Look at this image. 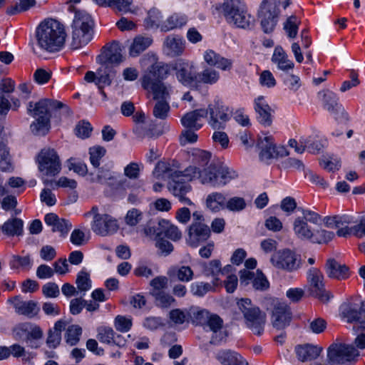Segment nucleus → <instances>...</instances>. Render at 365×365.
Instances as JSON below:
<instances>
[{"label": "nucleus", "instance_id": "c756f323", "mask_svg": "<svg viewBox=\"0 0 365 365\" xmlns=\"http://www.w3.org/2000/svg\"><path fill=\"white\" fill-rule=\"evenodd\" d=\"M322 349L312 344L298 345L295 352L298 359L301 361H312L317 359L321 354Z\"/></svg>", "mask_w": 365, "mask_h": 365}, {"label": "nucleus", "instance_id": "ddd939ff", "mask_svg": "<svg viewBox=\"0 0 365 365\" xmlns=\"http://www.w3.org/2000/svg\"><path fill=\"white\" fill-rule=\"evenodd\" d=\"M172 71L173 62L170 63L157 62L153 64L149 71L143 76L141 83L146 85L145 86H150V84H148L150 83L162 82V80L165 79Z\"/></svg>", "mask_w": 365, "mask_h": 365}, {"label": "nucleus", "instance_id": "0e129e2a", "mask_svg": "<svg viewBox=\"0 0 365 365\" xmlns=\"http://www.w3.org/2000/svg\"><path fill=\"white\" fill-rule=\"evenodd\" d=\"M43 335V333L41 328L39 326L31 323V329L29 331L26 342L29 344L31 347L37 348L38 346L34 344V341L42 339Z\"/></svg>", "mask_w": 365, "mask_h": 365}, {"label": "nucleus", "instance_id": "0eeeda50", "mask_svg": "<svg viewBox=\"0 0 365 365\" xmlns=\"http://www.w3.org/2000/svg\"><path fill=\"white\" fill-rule=\"evenodd\" d=\"M36 162L39 171L44 175L54 177L61 171L59 156L53 148H43L36 157Z\"/></svg>", "mask_w": 365, "mask_h": 365}, {"label": "nucleus", "instance_id": "2eb2a0df", "mask_svg": "<svg viewBox=\"0 0 365 365\" xmlns=\"http://www.w3.org/2000/svg\"><path fill=\"white\" fill-rule=\"evenodd\" d=\"M122 61L121 48L117 42H113L109 46L103 47L102 53L97 57V62L100 65L113 66Z\"/></svg>", "mask_w": 365, "mask_h": 365}, {"label": "nucleus", "instance_id": "473e14b6", "mask_svg": "<svg viewBox=\"0 0 365 365\" xmlns=\"http://www.w3.org/2000/svg\"><path fill=\"white\" fill-rule=\"evenodd\" d=\"M365 303L362 302L360 308L358 309L352 306L346 307L343 314L349 323H359V327L365 329Z\"/></svg>", "mask_w": 365, "mask_h": 365}, {"label": "nucleus", "instance_id": "7c9ffc66", "mask_svg": "<svg viewBox=\"0 0 365 365\" xmlns=\"http://www.w3.org/2000/svg\"><path fill=\"white\" fill-rule=\"evenodd\" d=\"M13 303L16 313L26 316L29 318L34 317L39 311L37 303L32 300L21 301L19 297H15Z\"/></svg>", "mask_w": 365, "mask_h": 365}, {"label": "nucleus", "instance_id": "774afa93", "mask_svg": "<svg viewBox=\"0 0 365 365\" xmlns=\"http://www.w3.org/2000/svg\"><path fill=\"white\" fill-rule=\"evenodd\" d=\"M114 325L115 329L120 332L128 331L133 325L132 319L124 316L118 315L115 318Z\"/></svg>", "mask_w": 365, "mask_h": 365}, {"label": "nucleus", "instance_id": "6ab92c4d", "mask_svg": "<svg viewBox=\"0 0 365 365\" xmlns=\"http://www.w3.org/2000/svg\"><path fill=\"white\" fill-rule=\"evenodd\" d=\"M255 110L258 122L264 126H269L272 123V110L263 96L255 100Z\"/></svg>", "mask_w": 365, "mask_h": 365}, {"label": "nucleus", "instance_id": "c03bdc74", "mask_svg": "<svg viewBox=\"0 0 365 365\" xmlns=\"http://www.w3.org/2000/svg\"><path fill=\"white\" fill-rule=\"evenodd\" d=\"M207 321L206 328L208 327L210 330L214 333V335L212 336L210 340V343L213 344H218L222 340V337L217 339V331L222 328L223 321L216 314H210Z\"/></svg>", "mask_w": 365, "mask_h": 365}, {"label": "nucleus", "instance_id": "f704fd0d", "mask_svg": "<svg viewBox=\"0 0 365 365\" xmlns=\"http://www.w3.org/2000/svg\"><path fill=\"white\" fill-rule=\"evenodd\" d=\"M98 83L97 86L99 90H102L106 86L112 83L115 76L116 71L113 66L101 65L97 70Z\"/></svg>", "mask_w": 365, "mask_h": 365}, {"label": "nucleus", "instance_id": "7ed1b4c3", "mask_svg": "<svg viewBox=\"0 0 365 365\" xmlns=\"http://www.w3.org/2000/svg\"><path fill=\"white\" fill-rule=\"evenodd\" d=\"M72 49H78L88 44L93 38V21L91 16L83 11H75L72 24Z\"/></svg>", "mask_w": 365, "mask_h": 365}, {"label": "nucleus", "instance_id": "09e8293b", "mask_svg": "<svg viewBox=\"0 0 365 365\" xmlns=\"http://www.w3.org/2000/svg\"><path fill=\"white\" fill-rule=\"evenodd\" d=\"M33 265V261L29 255H13L9 262V266L12 269H21L29 271Z\"/></svg>", "mask_w": 365, "mask_h": 365}, {"label": "nucleus", "instance_id": "a19ab883", "mask_svg": "<svg viewBox=\"0 0 365 365\" xmlns=\"http://www.w3.org/2000/svg\"><path fill=\"white\" fill-rule=\"evenodd\" d=\"M227 197L222 193L214 192L209 194L206 198V206L212 212H218L225 209Z\"/></svg>", "mask_w": 365, "mask_h": 365}, {"label": "nucleus", "instance_id": "412c9836", "mask_svg": "<svg viewBox=\"0 0 365 365\" xmlns=\"http://www.w3.org/2000/svg\"><path fill=\"white\" fill-rule=\"evenodd\" d=\"M44 221L47 225L52 227L53 232H59L63 237L68 234L72 227L68 220L60 218L56 214L52 212L45 215Z\"/></svg>", "mask_w": 365, "mask_h": 365}, {"label": "nucleus", "instance_id": "39448f33", "mask_svg": "<svg viewBox=\"0 0 365 365\" xmlns=\"http://www.w3.org/2000/svg\"><path fill=\"white\" fill-rule=\"evenodd\" d=\"M264 308L271 313L272 326L282 330L288 327L292 319L290 307L282 299L275 297H265L262 301Z\"/></svg>", "mask_w": 365, "mask_h": 365}, {"label": "nucleus", "instance_id": "680f3d73", "mask_svg": "<svg viewBox=\"0 0 365 365\" xmlns=\"http://www.w3.org/2000/svg\"><path fill=\"white\" fill-rule=\"evenodd\" d=\"M77 288L81 292H86L91 288V280L89 274L85 270L78 272L76 280Z\"/></svg>", "mask_w": 365, "mask_h": 365}, {"label": "nucleus", "instance_id": "f257e3e1", "mask_svg": "<svg viewBox=\"0 0 365 365\" xmlns=\"http://www.w3.org/2000/svg\"><path fill=\"white\" fill-rule=\"evenodd\" d=\"M199 173L195 167L190 166L184 171H178L166 162H159L155 166L154 174L158 178H168L169 190L179 200L186 205H192V201L185 195L191 190L189 182Z\"/></svg>", "mask_w": 365, "mask_h": 365}, {"label": "nucleus", "instance_id": "6e6552de", "mask_svg": "<svg viewBox=\"0 0 365 365\" xmlns=\"http://www.w3.org/2000/svg\"><path fill=\"white\" fill-rule=\"evenodd\" d=\"M280 10L276 2L263 0L258 11V18L262 31L265 34L274 31L279 16Z\"/></svg>", "mask_w": 365, "mask_h": 365}, {"label": "nucleus", "instance_id": "f03ea898", "mask_svg": "<svg viewBox=\"0 0 365 365\" xmlns=\"http://www.w3.org/2000/svg\"><path fill=\"white\" fill-rule=\"evenodd\" d=\"M66 37L63 26L53 19L42 21L36 30L38 45L50 53L60 51L64 46Z\"/></svg>", "mask_w": 365, "mask_h": 365}, {"label": "nucleus", "instance_id": "20e7f679", "mask_svg": "<svg viewBox=\"0 0 365 365\" xmlns=\"http://www.w3.org/2000/svg\"><path fill=\"white\" fill-rule=\"evenodd\" d=\"M239 309L243 314L246 327L257 336H261L267 322L266 313L252 304L251 299L245 298L237 302Z\"/></svg>", "mask_w": 365, "mask_h": 365}, {"label": "nucleus", "instance_id": "4be33fe9", "mask_svg": "<svg viewBox=\"0 0 365 365\" xmlns=\"http://www.w3.org/2000/svg\"><path fill=\"white\" fill-rule=\"evenodd\" d=\"M184 43L182 38L178 36L170 35L165 39L163 43L164 52L170 57L180 56L185 50Z\"/></svg>", "mask_w": 365, "mask_h": 365}, {"label": "nucleus", "instance_id": "a18cd8bd", "mask_svg": "<svg viewBox=\"0 0 365 365\" xmlns=\"http://www.w3.org/2000/svg\"><path fill=\"white\" fill-rule=\"evenodd\" d=\"M168 225V220L161 219L158 222L150 221L147 225L145 232L148 235H155L157 239L162 238V235L165 234V227Z\"/></svg>", "mask_w": 365, "mask_h": 365}, {"label": "nucleus", "instance_id": "e2e57ef3", "mask_svg": "<svg viewBox=\"0 0 365 365\" xmlns=\"http://www.w3.org/2000/svg\"><path fill=\"white\" fill-rule=\"evenodd\" d=\"M218 174L219 186H223L228 183L231 180L237 177V174L235 170L222 165H219Z\"/></svg>", "mask_w": 365, "mask_h": 365}, {"label": "nucleus", "instance_id": "603ef678", "mask_svg": "<svg viewBox=\"0 0 365 365\" xmlns=\"http://www.w3.org/2000/svg\"><path fill=\"white\" fill-rule=\"evenodd\" d=\"M50 128V120L48 117L37 118L36 120L31 124V132L36 135H45Z\"/></svg>", "mask_w": 365, "mask_h": 365}, {"label": "nucleus", "instance_id": "69168bd1", "mask_svg": "<svg viewBox=\"0 0 365 365\" xmlns=\"http://www.w3.org/2000/svg\"><path fill=\"white\" fill-rule=\"evenodd\" d=\"M31 322L20 323L13 329V334L16 339L26 341L29 331L31 329Z\"/></svg>", "mask_w": 365, "mask_h": 365}, {"label": "nucleus", "instance_id": "72a5a7b5", "mask_svg": "<svg viewBox=\"0 0 365 365\" xmlns=\"http://www.w3.org/2000/svg\"><path fill=\"white\" fill-rule=\"evenodd\" d=\"M293 230L297 238L302 240H311L314 237L312 227L303 217H297L293 223Z\"/></svg>", "mask_w": 365, "mask_h": 365}, {"label": "nucleus", "instance_id": "5701e85b", "mask_svg": "<svg viewBox=\"0 0 365 365\" xmlns=\"http://www.w3.org/2000/svg\"><path fill=\"white\" fill-rule=\"evenodd\" d=\"M97 339L103 344H115L118 346H124L125 340L120 334H116L114 330L109 327H100L97 329Z\"/></svg>", "mask_w": 365, "mask_h": 365}, {"label": "nucleus", "instance_id": "9d476101", "mask_svg": "<svg viewBox=\"0 0 365 365\" xmlns=\"http://www.w3.org/2000/svg\"><path fill=\"white\" fill-rule=\"evenodd\" d=\"M299 257L294 252L284 249L275 252L271 258V262L278 269L293 272L300 266Z\"/></svg>", "mask_w": 365, "mask_h": 365}, {"label": "nucleus", "instance_id": "c85d7f7f", "mask_svg": "<svg viewBox=\"0 0 365 365\" xmlns=\"http://www.w3.org/2000/svg\"><path fill=\"white\" fill-rule=\"evenodd\" d=\"M142 87L150 92L153 93V99L156 101L165 100L168 101L170 98V93L172 87L167 86L163 82H152L149 84L150 86H145L143 83H141Z\"/></svg>", "mask_w": 365, "mask_h": 365}, {"label": "nucleus", "instance_id": "393cba45", "mask_svg": "<svg viewBox=\"0 0 365 365\" xmlns=\"http://www.w3.org/2000/svg\"><path fill=\"white\" fill-rule=\"evenodd\" d=\"M202 274L207 277L212 278V283L214 286H219L222 282L218 276L222 272L221 262L219 259H212L209 262H202L200 264Z\"/></svg>", "mask_w": 365, "mask_h": 365}, {"label": "nucleus", "instance_id": "bf43d9fd", "mask_svg": "<svg viewBox=\"0 0 365 365\" xmlns=\"http://www.w3.org/2000/svg\"><path fill=\"white\" fill-rule=\"evenodd\" d=\"M215 287L208 282H195L191 284V292L196 296L203 297L207 292L215 290Z\"/></svg>", "mask_w": 365, "mask_h": 365}, {"label": "nucleus", "instance_id": "423d86ee", "mask_svg": "<svg viewBox=\"0 0 365 365\" xmlns=\"http://www.w3.org/2000/svg\"><path fill=\"white\" fill-rule=\"evenodd\" d=\"M307 292L309 296L318 299L323 303L328 302L333 295L325 289L324 275L315 267L310 268L307 272Z\"/></svg>", "mask_w": 365, "mask_h": 365}, {"label": "nucleus", "instance_id": "338daca9", "mask_svg": "<svg viewBox=\"0 0 365 365\" xmlns=\"http://www.w3.org/2000/svg\"><path fill=\"white\" fill-rule=\"evenodd\" d=\"M245 207V200L240 197H233L226 201L225 209L232 212H240L244 210Z\"/></svg>", "mask_w": 365, "mask_h": 365}, {"label": "nucleus", "instance_id": "4d7b16f0", "mask_svg": "<svg viewBox=\"0 0 365 365\" xmlns=\"http://www.w3.org/2000/svg\"><path fill=\"white\" fill-rule=\"evenodd\" d=\"M106 154V149L103 146L96 145L89 148L90 162L93 168L100 166V161Z\"/></svg>", "mask_w": 365, "mask_h": 365}, {"label": "nucleus", "instance_id": "37998d69", "mask_svg": "<svg viewBox=\"0 0 365 365\" xmlns=\"http://www.w3.org/2000/svg\"><path fill=\"white\" fill-rule=\"evenodd\" d=\"M187 22V17L185 14L175 13L163 22L161 30L168 31L177 28H181Z\"/></svg>", "mask_w": 365, "mask_h": 365}, {"label": "nucleus", "instance_id": "aec40b11", "mask_svg": "<svg viewBox=\"0 0 365 365\" xmlns=\"http://www.w3.org/2000/svg\"><path fill=\"white\" fill-rule=\"evenodd\" d=\"M260 150L259 158L262 160H267L279 155L274 138L272 136L259 137L257 144Z\"/></svg>", "mask_w": 365, "mask_h": 365}, {"label": "nucleus", "instance_id": "052dcab7", "mask_svg": "<svg viewBox=\"0 0 365 365\" xmlns=\"http://www.w3.org/2000/svg\"><path fill=\"white\" fill-rule=\"evenodd\" d=\"M299 24L300 21L296 16H289L284 22V29L289 38H294L297 36Z\"/></svg>", "mask_w": 365, "mask_h": 365}, {"label": "nucleus", "instance_id": "cd10ccee", "mask_svg": "<svg viewBox=\"0 0 365 365\" xmlns=\"http://www.w3.org/2000/svg\"><path fill=\"white\" fill-rule=\"evenodd\" d=\"M215 358L222 365H248L240 354L230 349L220 350Z\"/></svg>", "mask_w": 365, "mask_h": 365}, {"label": "nucleus", "instance_id": "79ce46f5", "mask_svg": "<svg viewBox=\"0 0 365 365\" xmlns=\"http://www.w3.org/2000/svg\"><path fill=\"white\" fill-rule=\"evenodd\" d=\"M319 97L323 101L324 108L331 113H336L341 106L338 103V98L336 95L329 90L319 92Z\"/></svg>", "mask_w": 365, "mask_h": 365}, {"label": "nucleus", "instance_id": "5fc2aeb1", "mask_svg": "<svg viewBox=\"0 0 365 365\" xmlns=\"http://www.w3.org/2000/svg\"><path fill=\"white\" fill-rule=\"evenodd\" d=\"M170 105L165 100L157 101L153 110V115L158 119L165 120L170 112Z\"/></svg>", "mask_w": 365, "mask_h": 365}, {"label": "nucleus", "instance_id": "13d9d810", "mask_svg": "<svg viewBox=\"0 0 365 365\" xmlns=\"http://www.w3.org/2000/svg\"><path fill=\"white\" fill-rule=\"evenodd\" d=\"M192 161L200 167H204L209 163L211 153L200 149H194L192 153Z\"/></svg>", "mask_w": 365, "mask_h": 365}, {"label": "nucleus", "instance_id": "dca6fc26", "mask_svg": "<svg viewBox=\"0 0 365 365\" xmlns=\"http://www.w3.org/2000/svg\"><path fill=\"white\" fill-rule=\"evenodd\" d=\"M118 228L117 221L107 214L96 215L92 224L93 231L101 236L113 234L118 230Z\"/></svg>", "mask_w": 365, "mask_h": 365}, {"label": "nucleus", "instance_id": "49530a36", "mask_svg": "<svg viewBox=\"0 0 365 365\" xmlns=\"http://www.w3.org/2000/svg\"><path fill=\"white\" fill-rule=\"evenodd\" d=\"M168 274L183 282L191 281L194 276L193 271L189 266L175 267L169 271Z\"/></svg>", "mask_w": 365, "mask_h": 365}, {"label": "nucleus", "instance_id": "ea45409f", "mask_svg": "<svg viewBox=\"0 0 365 365\" xmlns=\"http://www.w3.org/2000/svg\"><path fill=\"white\" fill-rule=\"evenodd\" d=\"M94 171L90 172L87 180L91 183L106 184L113 178L112 172L105 166L94 168Z\"/></svg>", "mask_w": 365, "mask_h": 365}, {"label": "nucleus", "instance_id": "a878e982", "mask_svg": "<svg viewBox=\"0 0 365 365\" xmlns=\"http://www.w3.org/2000/svg\"><path fill=\"white\" fill-rule=\"evenodd\" d=\"M242 2V0H224L217 9L223 15L227 23H236L237 21L235 19V16L237 12H240V6Z\"/></svg>", "mask_w": 365, "mask_h": 365}, {"label": "nucleus", "instance_id": "6e6d98bb", "mask_svg": "<svg viewBox=\"0 0 365 365\" xmlns=\"http://www.w3.org/2000/svg\"><path fill=\"white\" fill-rule=\"evenodd\" d=\"M153 296L155 297L156 306L163 309L168 308L175 302L174 297L165 292L153 293Z\"/></svg>", "mask_w": 365, "mask_h": 365}, {"label": "nucleus", "instance_id": "e433bc0d", "mask_svg": "<svg viewBox=\"0 0 365 365\" xmlns=\"http://www.w3.org/2000/svg\"><path fill=\"white\" fill-rule=\"evenodd\" d=\"M272 61L277 65L279 69L287 71L294 68V63L288 59V56L284 49L277 46L274 48L272 56Z\"/></svg>", "mask_w": 365, "mask_h": 365}, {"label": "nucleus", "instance_id": "f3484780", "mask_svg": "<svg viewBox=\"0 0 365 365\" xmlns=\"http://www.w3.org/2000/svg\"><path fill=\"white\" fill-rule=\"evenodd\" d=\"M208 110L205 108L195 109L185 113L181 118V123L185 128L199 130L203 126V119L207 118Z\"/></svg>", "mask_w": 365, "mask_h": 365}, {"label": "nucleus", "instance_id": "2f4dec72", "mask_svg": "<svg viewBox=\"0 0 365 365\" xmlns=\"http://www.w3.org/2000/svg\"><path fill=\"white\" fill-rule=\"evenodd\" d=\"M235 19L240 21L236 23H228L230 25L243 29H251L255 25V18L247 12L246 5L242 2L240 6V12H237Z\"/></svg>", "mask_w": 365, "mask_h": 365}, {"label": "nucleus", "instance_id": "9b49d317", "mask_svg": "<svg viewBox=\"0 0 365 365\" xmlns=\"http://www.w3.org/2000/svg\"><path fill=\"white\" fill-rule=\"evenodd\" d=\"M64 104L60 101L53 99L44 98L40 100L36 103L30 102L27 107V112L33 117L43 118L48 117L50 120L51 112L58 109H61Z\"/></svg>", "mask_w": 365, "mask_h": 365}, {"label": "nucleus", "instance_id": "864d4df0", "mask_svg": "<svg viewBox=\"0 0 365 365\" xmlns=\"http://www.w3.org/2000/svg\"><path fill=\"white\" fill-rule=\"evenodd\" d=\"M82 334V329L78 325H71L69 326L65 333L66 342L71 345H76L80 340V336Z\"/></svg>", "mask_w": 365, "mask_h": 365}, {"label": "nucleus", "instance_id": "1a4fd4ad", "mask_svg": "<svg viewBox=\"0 0 365 365\" xmlns=\"http://www.w3.org/2000/svg\"><path fill=\"white\" fill-rule=\"evenodd\" d=\"M173 71L178 81L184 86H191L196 81L197 71L191 61L179 58L173 61Z\"/></svg>", "mask_w": 365, "mask_h": 365}, {"label": "nucleus", "instance_id": "b1692460", "mask_svg": "<svg viewBox=\"0 0 365 365\" xmlns=\"http://www.w3.org/2000/svg\"><path fill=\"white\" fill-rule=\"evenodd\" d=\"M325 269L329 277L339 280L346 279L350 275L349 267L339 263L334 259H329L327 261Z\"/></svg>", "mask_w": 365, "mask_h": 365}, {"label": "nucleus", "instance_id": "de8ad7c7", "mask_svg": "<svg viewBox=\"0 0 365 365\" xmlns=\"http://www.w3.org/2000/svg\"><path fill=\"white\" fill-rule=\"evenodd\" d=\"M36 4V0H16L14 4L7 7L6 14L10 16L16 15L28 11L31 7H34Z\"/></svg>", "mask_w": 365, "mask_h": 365}, {"label": "nucleus", "instance_id": "f8f14e48", "mask_svg": "<svg viewBox=\"0 0 365 365\" xmlns=\"http://www.w3.org/2000/svg\"><path fill=\"white\" fill-rule=\"evenodd\" d=\"M358 355L357 350L351 345L333 344L328 349V358L333 364H341L344 360Z\"/></svg>", "mask_w": 365, "mask_h": 365}, {"label": "nucleus", "instance_id": "a211bd4d", "mask_svg": "<svg viewBox=\"0 0 365 365\" xmlns=\"http://www.w3.org/2000/svg\"><path fill=\"white\" fill-rule=\"evenodd\" d=\"M210 235V227L202 222H193L189 227V240L192 247L206 241Z\"/></svg>", "mask_w": 365, "mask_h": 365}, {"label": "nucleus", "instance_id": "bb28decb", "mask_svg": "<svg viewBox=\"0 0 365 365\" xmlns=\"http://www.w3.org/2000/svg\"><path fill=\"white\" fill-rule=\"evenodd\" d=\"M205 62L223 71H230L232 68V61L222 57L213 50H208L204 54Z\"/></svg>", "mask_w": 365, "mask_h": 365}, {"label": "nucleus", "instance_id": "3c124183", "mask_svg": "<svg viewBox=\"0 0 365 365\" xmlns=\"http://www.w3.org/2000/svg\"><path fill=\"white\" fill-rule=\"evenodd\" d=\"M132 4L133 0H106V3L100 6L110 7L116 12L128 13L131 11Z\"/></svg>", "mask_w": 365, "mask_h": 365}, {"label": "nucleus", "instance_id": "4468645a", "mask_svg": "<svg viewBox=\"0 0 365 365\" xmlns=\"http://www.w3.org/2000/svg\"><path fill=\"white\" fill-rule=\"evenodd\" d=\"M206 110L210 114V126L213 129H223L225 123L230 120V115L227 113L228 108L216 102L215 104H210Z\"/></svg>", "mask_w": 365, "mask_h": 365}, {"label": "nucleus", "instance_id": "c9c22d12", "mask_svg": "<svg viewBox=\"0 0 365 365\" xmlns=\"http://www.w3.org/2000/svg\"><path fill=\"white\" fill-rule=\"evenodd\" d=\"M153 43L152 38L138 35L135 36L130 46L129 54L132 57L138 56L145 51Z\"/></svg>", "mask_w": 365, "mask_h": 365}, {"label": "nucleus", "instance_id": "8fccbe9b", "mask_svg": "<svg viewBox=\"0 0 365 365\" xmlns=\"http://www.w3.org/2000/svg\"><path fill=\"white\" fill-rule=\"evenodd\" d=\"M220 78L219 73L215 70L207 68L200 73L197 72L195 83H202L207 84L215 83Z\"/></svg>", "mask_w": 365, "mask_h": 365}, {"label": "nucleus", "instance_id": "58836bf2", "mask_svg": "<svg viewBox=\"0 0 365 365\" xmlns=\"http://www.w3.org/2000/svg\"><path fill=\"white\" fill-rule=\"evenodd\" d=\"M2 232L8 236H20L24 232V221L13 217L6 221L1 226Z\"/></svg>", "mask_w": 365, "mask_h": 365}, {"label": "nucleus", "instance_id": "4c0bfd02", "mask_svg": "<svg viewBox=\"0 0 365 365\" xmlns=\"http://www.w3.org/2000/svg\"><path fill=\"white\" fill-rule=\"evenodd\" d=\"M195 167L199 170L195 177L199 175L203 184L209 183L212 186H219V165H210L202 173L200 172V168Z\"/></svg>", "mask_w": 365, "mask_h": 365}]
</instances>
